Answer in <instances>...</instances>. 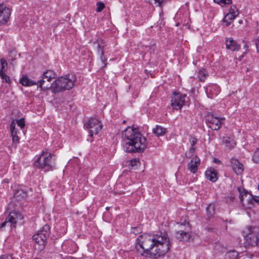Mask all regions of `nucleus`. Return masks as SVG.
<instances>
[{
  "label": "nucleus",
  "mask_w": 259,
  "mask_h": 259,
  "mask_svg": "<svg viewBox=\"0 0 259 259\" xmlns=\"http://www.w3.org/2000/svg\"><path fill=\"white\" fill-rule=\"evenodd\" d=\"M170 246L167 235L161 232L153 235H140L137 239L135 248L142 256L157 258L165 254Z\"/></svg>",
  "instance_id": "nucleus-1"
},
{
  "label": "nucleus",
  "mask_w": 259,
  "mask_h": 259,
  "mask_svg": "<svg viewBox=\"0 0 259 259\" xmlns=\"http://www.w3.org/2000/svg\"><path fill=\"white\" fill-rule=\"evenodd\" d=\"M122 147L129 153L141 152L146 148V138L136 128L127 127L122 132Z\"/></svg>",
  "instance_id": "nucleus-2"
},
{
  "label": "nucleus",
  "mask_w": 259,
  "mask_h": 259,
  "mask_svg": "<svg viewBox=\"0 0 259 259\" xmlns=\"http://www.w3.org/2000/svg\"><path fill=\"white\" fill-rule=\"evenodd\" d=\"M55 73L52 70H47L43 74L42 79L38 80L37 82L33 81L29 79L26 76H23L20 79V83L23 86H32L37 85V87L41 89V90L45 91L48 89L51 88V81L53 78H55Z\"/></svg>",
  "instance_id": "nucleus-3"
},
{
  "label": "nucleus",
  "mask_w": 259,
  "mask_h": 259,
  "mask_svg": "<svg viewBox=\"0 0 259 259\" xmlns=\"http://www.w3.org/2000/svg\"><path fill=\"white\" fill-rule=\"evenodd\" d=\"M76 80V77L74 74H68L56 79L51 83V88L54 93L69 90L74 87Z\"/></svg>",
  "instance_id": "nucleus-4"
},
{
  "label": "nucleus",
  "mask_w": 259,
  "mask_h": 259,
  "mask_svg": "<svg viewBox=\"0 0 259 259\" xmlns=\"http://www.w3.org/2000/svg\"><path fill=\"white\" fill-rule=\"evenodd\" d=\"M237 190L239 193L240 201L245 208L250 209L259 205V197L253 196L242 187H238Z\"/></svg>",
  "instance_id": "nucleus-5"
},
{
  "label": "nucleus",
  "mask_w": 259,
  "mask_h": 259,
  "mask_svg": "<svg viewBox=\"0 0 259 259\" xmlns=\"http://www.w3.org/2000/svg\"><path fill=\"white\" fill-rule=\"evenodd\" d=\"M53 155L47 151H42L41 155L35 160V166L45 171L52 170L55 166V159L52 158Z\"/></svg>",
  "instance_id": "nucleus-6"
},
{
  "label": "nucleus",
  "mask_w": 259,
  "mask_h": 259,
  "mask_svg": "<svg viewBox=\"0 0 259 259\" xmlns=\"http://www.w3.org/2000/svg\"><path fill=\"white\" fill-rule=\"evenodd\" d=\"M50 234V228L49 225H46L33 236V239L36 243L35 246L38 245L37 249L38 250H42L44 248Z\"/></svg>",
  "instance_id": "nucleus-7"
},
{
  "label": "nucleus",
  "mask_w": 259,
  "mask_h": 259,
  "mask_svg": "<svg viewBox=\"0 0 259 259\" xmlns=\"http://www.w3.org/2000/svg\"><path fill=\"white\" fill-rule=\"evenodd\" d=\"M254 229L255 228L248 226L242 231L246 245L259 246V236L256 235Z\"/></svg>",
  "instance_id": "nucleus-8"
},
{
  "label": "nucleus",
  "mask_w": 259,
  "mask_h": 259,
  "mask_svg": "<svg viewBox=\"0 0 259 259\" xmlns=\"http://www.w3.org/2000/svg\"><path fill=\"white\" fill-rule=\"evenodd\" d=\"M84 126L88 130L89 136L91 137H93L94 135L99 134L103 127L101 122L96 118L89 119L84 123Z\"/></svg>",
  "instance_id": "nucleus-9"
},
{
  "label": "nucleus",
  "mask_w": 259,
  "mask_h": 259,
  "mask_svg": "<svg viewBox=\"0 0 259 259\" xmlns=\"http://www.w3.org/2000/svg\"><path fill=\"white\" fill-rule=\"evenodd\" d=\"M186 95L175 92L171 96L170 105L173 109L181 110L185 102Z\"/></svg>",
  "instance_id": "nucleus-10"
},
{
  "label": "nucleus",
  "mask_w": 259,
  "mask_h": 259,
  "mask_svg": "<svg viewBox=\"0 0 259 259\" xmlns=\"http://www.w3.org/2000/svg\"><path fill=\"white\" fill-rule=\"evenodd\" d=\"M225 118H219L215 116L213 114L209 113L206 117V121L208 126L212 130H218L222 126Z\"/></svg>",
  "instance_id": "nucleus-11"
},
{
  "label": "nucleus",
  "mask_w": 259,
  "mask_h": 259,
  "mask_svg": "<svg viewBox=\"0 0 259 259\" xmlns=\"http://www.w3.org/2000/svg\"><path fill=\"white\" fill-rule=\"evenodd\" d=\"M23 217L20 212L17 211H12L10 213L6 221L3 222L0 228L5 227L7 224H10L11 227H15V225L23 219Z\"/></svg>",
  "instance_id": "nucleus-12"
},
{
  "label": "nucleus",
  "mask_w": 259,
  "mask_h": 259,
  "mask_svg": "<svg viewBox=\"0 0 259 259\" xmlns=\"http://www.w3.org/2000/svg\"><path fill=\"white\" fill-rule=\"evenodd\" d=\"M16 123L17 124L20 128H23L25 125L24 119L22 118L20 119H18L16 120V122H15L14 121H13L11 123L10 128L13 141L14 142L18 143L19 141V138L17 135L18 132L15 127Z\"/></svg>",
  "instance_id": "nucleus-13"
},
{
  "label": "nucleus",
  "mask_w": 259,
  "mask_h": 259,
  "mask_svg": "<svg viewBox=\"0 0 259 259\" xmlns=\"http://www.w3.org/2000/svg\"><path fill=\"white\" fill-rule=\"evenodd\" d=\"M94 48L97 50L100 59L103 63L106 61V59L104 56L103 49L105 46L104 41L101 38L97 39L93 44Z\"/></svg>",
  "instance_id": "nucleus-14"
},
{
  "label": "nucleus",
  "mask_w": 259,
  "mask_h": 259,
  "mask_svg": "<svg viewBox=\"0 0 259 259\" xmlns=\"http://www.w3.org/2000/svg\"><path fill=\"white\" fill-rule=\"evenodd\" d=\"M10 10L4 5H0V24H5L10 16Z\"/></svg>",
  "instance_id": "nucleus-15"
},
{
  "label": "nucleus",
  "mask_w": 259,
  "mask_h": 259,
  "mask_svg": "<svg viewBox=\"0 0 259 259\" xmlns=\"http://www.w3.org/2000/svg\"><path fill=\"white\" fill-rule=\"evenodd\" d=\"M225 45L227 50L233 52L238 51L240 49V45L231 37L226 38Z\"/></svg>",
  "instance_id": "nucleus-16"
},
{
  "label": "nucleus",
  "mask_w": 259,
  "mask_h": 259,
  "mask_svg": "<svg viewBox=\"0 0 259 259\" xmlns=\"http://www.w3.org/2000/svg\"><path fill=\"white\" fill-rule=\"evenodd\" d=\"M232 167L237 175H241L244 170L243 164L238 159L232 158L231 159Z\"/></svg>",
  "instance_id": "nucleus-17"
},
{
  "label": "nucleus",
  "mask_w": 259,
  "mask_h": 259,
  "mask_svg": "<svg viewBox=\"0 0 259 259\" xmlns=\"http://www.w3.org/2000/svg\"><path fill=\"white\" fill-rule=\"evenodd\" d=\"M200 159L197 156L193 157L190 162L188 164V169L192 173H195L198 169V167L200 164Z\"/></svg>",
  "instance_id": "nucleus-18"
},
{
  "label": "nucleus",
  "mask_w": 259,
  "mask_h": 259,
  "mask_svg": "<svg viewBox=\"0 0 259 259\" xmlns=\"http://www.w3.org/2000/svg\"><path fill=\"white\" fill-rule=\"evenodd\" d=\"M176 238L182 241H188L190 238V235L187 232L180 230L176 233Z\"/></svg>",
  "instance_id": "nucleus-19"
},
{
  "label": "nucleus",
  "mask_w": 259,
  "mask_h": 259,
  "mask_svg": "<svg viewBox=\"0 0 259 259\" xmlns=\"http://www.w3.org/2000/svg\"><path fill=\"white\" fill-rule=\"evenodd\" d=\"M152 131L153 133L157 137L162 136L167 132L166 128L159 125H156L155 127L153 128Z\"/></svg>",
  "instance_id": "nucleus-20"
},
{
  "label": "nucleus",
  "mask_w": 259,
  "mask_h": 259,
  "mask_svg": "<svg viewBox=\"0 0 259 259\" xmlns=\"http://www.w3.org/2000/svg\"><path fill=\"white\" fill-rule=\"evenodd\" d=\"M206 178L212 182H215L217 179V173L214 169H207L205 171Z\"/></svg>",
  "instance_id": "nucleus-21"
},
{
  "label": "nucleus",
  "mask_w": 259,
  "mask_h": 259,
  "mask_svg": "<svg viewBox=\"0 0 259 259\" xmlns=\"http://www.w3.org/2000/svg\"><path fill=\"white\" fill-rule=\"evenodd\" d=\"M236 17V14L232 15L231 13H228L225 16L223 21L225 23V25L228 26L233 22Z\"/></svg>",
  "instance_id": "nucleus-22"
},
{
  "label": "nucleus",
  "mask_w": 259,
  "mask_h": 259,
  "mask_svg": "<svg viewBox=\"0 0 259 259\" xmlns=\"http://www.w3.org/2000/svg\"><path fill=\"white\" fill-rule=\"evenodd\" d=\"M14 196L17 200L20 201L27 196V193L23 190L20 189L15 192Z\"/></svg>",
  "instance_id": "nucleus-23"
},
{
  "label": "nucleus",
  "mask_w": 259,
  "mask_h": 259,
  "mask_svg": "<svg viewBox=\"0 0 259 259\" xmlns=\"http://www.w3.org/2000/svg\"><path fill=\"white\" fill-rule=\"evenodd\" d=\"M0 74H2L3 73H5V72L7 70L8 67V63L5 59L2 58L0 60Z\"/></svg>",
  "instance_id": "nucleus-24"
},
{
  "label": "nucleus",
  "mask_w": 259,
  "mask_h": 259,
  "mask_svg": "<svg viewBox=\"0 0 259 259\" xmlns=\"http://www.w3.org/2000/svg\"><path fill=\"white\" fill-rule=\"evenodd\" d=\"M207 73L204 69L199 70L197 76L199 78V80L201 81H204L206 77L207 76Z\"/></svg>",
  "instance_id": "nucleus-25"
},
{
  "label": "nucleus",
  "mask_w": 259,
  "mask_h": 259,
  "mask_svg": "<svg viewBox=\"0 0 259 259\" xmlns=\"http://www.w3.org/2000/svg\"><path fill=\"white\" fill-rule=\"evenodd\" d=\"M128 165L134 168H137L140 165V162L138 158H134L128 161Z\"/></svg>",
  "instance_id": "nucleus-26"
},
{
  "label": "nucleus",
  "mask_w": 259,
  "mask_h": 259,
  "mask_svg": "<svg viewBox=\"0 0 259 259\" xmlns=\"http://www.w3.org/2000/svg\"><path fill=\"white\" fill-rule=\"evenodd\" d=\"M238 256V252L234 250H230L226 254V257L229 259H237Z\"/></svg>",
  "instance_id": "nucleus-27"
},
{
  "label": "nucleus",
  "mask_w": 259,
  "mask_h": 259,
  "mask_svg": "<svg viewBox=\"0 0 259 259\" xmlns=\"http://www.w3.org/2000/svg\"><path fill=\"white\" fill-rule=\"evenodd\" d=\"M68 243L71 248L68 250V252L70 253H73L76 252L78 250V246L76 243L73 241H70Z\"/></svg>",
  "instance_id": "nucleus-28"
},
{
  "label": "nucleus",
  "mask_w": 259,
  "mask_h": 259,
  "mask_svg": "<svg viewBox=\"0 0 259 259\" xmlns=\"http://www.w3.org/2000/svg\"><path fill=\"white\" fill-rule=\"evenodd\" d=\"M213 2L222 6H224L226 4L232 3V0H213Z\"/></svg>",
  "instance_id": "nucleus-29"
},
{
  "label": "nucleus",
  "mask_w": 259,
  "mask_h": 259,
  "mask_svg": "<svg viewBox=\"0 0 259 259\" xmlns=\"http://www.w3.org/2000/svg\"><path fill=\"white\" fill-rule=\"evenodd\" d=\"M253 161L256 163H259V148L254 152L252 156Z\"/></svg>",
  "instance_id": "nucleus-30"
},
{
  "label": "nucleus",
  "mask_w": 259,
  "mask_h": 259,
  "mask_svg": "<svg viewBox=\"0 0 259 259\" xmlns=\"http://www.w3.org/2000/svg\"><path fill=\"white\" fill-rule=\"evenodd\" d=\"M195 147H191L188 151H186L185 153V155L186 157L190 158L194 156V153L195 152Z\"/></svg>",
  "instance_id": "nucleus-31"
},
{
  "label": "nucleus",
  "mask_w": 259,
  "mask_h": 259,
  "mask_svg": "<svg viewBox=\"0 0 259 259\" xmlns=\"http://www.w3.org/2000/svg\"><path fill=\"white\" fill-rule=\"evenodd\" d=\"M206 210L207 212L208 215H212L214 212L213 206L211 204H209L206 208Z\"/></svg>",
  "instance_id": "nucleus-32"
},
{
  "label": "nucleus",
  "mask_w": 259,
  "mask_h": 259,
  "mask_svg": "<svg viewBox=\"0 0 259 259\" xmlns=\"http://www.w3.org/2000/svg\"><path fill=\"white\" fill-rule=\"evenodd\" d=\"M0 77L3 79V81H5L7 83H10L11 82V80L10 77L7 75L5 73H3L2 74H0Z\"/></svg>",
  "instance_id": "nucleus-33"
},
{
  "label": "nucleus",
  "mask_w": 259,
  "mask_h": 259,
  "mask_svg": "<svg viewBox=\"0 0 259 259\" xmlns=\"http://www.w3.org/2000/svg\"><path fill=\"white\" fill-rule=\"evenodd\" d=\"M97 8L96 9V11L98 12H101L103 10V9L105 8L104 4L101 2H99L97 3Z\"/></svg>",
  "instance_id": "nucleus-34"
},
{
  "label": "nucleus",
  "mask_w": 259,
  "mask_h": 259,
  "mask_svg": "<svg viewBox=\"0 0 259 259\" xmlns=\"http://www.w3.org/2000/svg\"><path fill=\"white\" fill-rule=\"evenodd\" d=\"M229 13H231V14H236L237 16L239 14V12L236 7L235 6H232L230 8Z\"/></svg>",
  "instance_id": "nucleus-35"
},
{
  "label": "nucleus",
  "mask_w": 259,
  "mask_h": 259,
  "mask_svg": "<svg viewBox=\"0 0 259 259\" xmlns=\"http://www.w3.org/2000/svg\"><path fill=\"white\" fill-rule=\"evenodd\" d=\"M189 142L191 145V147H194V145L197 142V139L194 137H191L189 139Z\"/></svg>",
  "instance_id": "nucleus-36"
},
{
  "label": "nucleus",
  "mask_w": 259,
  "mask_h": 259,
  "mask_svg": "<svg viewBox=\"0 0 259 259\" xmlns=\"http://www.w3.org/2000/svg\"><path fill=\"white\" fill-rule=\"evenodd\" d=\"M178 225H179L181 228H182L183 226H184L186 228H189V223L188 222H187L186 221L183 223H178Z\"/></svg>",
  "instance_id": "nucleus-37"
},
{
  "label": "nucleus",
  "mask_w": 259,
  "mask_h": 259,
  "mask_svg": "<svg viewBox=\"0 0 259 259\" xmlns=\"http://www.w3.org/2000/svg\"><path fill=\"white\" fill-rule=\"evenodd\" d=\"M164 0H154V4L156 6H160Z\"/></svg>",
  "instance_id": "nucleus-38"
},
{
  "label": "nucleus",
  "mask_w": 259,
  "mask_h": 259,
  "mask_svg": "<svg viewBox=\"0 0 259 259\" xmlns=\"http://www.w3.org/2000/svg\"><path fill=\"white\" fill-rule=\"evenodd\" d=\"M255 46L257 52L259 53V37L255 40Z\"/></svg>",
  "instance_id": "nucleus-39"
},
{
  "label": "nucleus",
  "mask_w": 259,
  "mask_h": 259,
  "mask_svg": "<svg viewBox=\"0 0 259 259\" xmlns=\"http://www.w3.org/2000/svg\"><path fill=\"white\" fill-rule=\"evenodd\" d=\"M0 259H13V258H12V256H11L10 255H3ZM34 259H40V258H34Z\"/></svg>",
  "instance_id": "nucleus-40"
},
{
  "label": "nucleus",
  "mask_w": 259,
  "mask_h": 259,
  "mask_svg": "<svg viewBox=\"0 0 259 259\" xmlns=\"http://www.w3.org/2000/svg\"><path fill=\"white\" fill-rule=\"evenodd\" d=\"M223 142L227 144H228V143H231L230 139L229 138H226L224 139Z\"/></svg>",
  "instance_id": "nucleus-41"
},
{
  "label": "nucleus",
  "mask_w": 259,
  "mask_h": 259,
  "mask_svg": "<svg viewBox=\"0 0 259 259\" xmlns=\"http://www.w3.org/2000/svg\"><path fill=\"white\" fill-rule=\"evenodd\" d=\"M243 42L244 43V45L243 46V48L244 49H247L249 48V46L248 45V42H245L244 41H243Z\"/></svg>",
  "instance_id": "nucleus-42"
},
{
  "label": "nucleus",
  "mask_w": 259,
  "mask_h": 259,
  "mask_svg": "<svg viewBox=\"0 0 259 259\" xmlns=\"http://www.w3.org/2000/svg\"><path fill=\"white\" fill-rule=\"evenodd\" d=\"M136 228H134V229H133V232L134 233H135V234H136Z\"/></svg>",
  "instance_id": "nucleus-43"
},
{
  "label": "nucleus",
  "mask_w": 259,
  "mask_h": 259,
  "mask_svg": "<svg viewBox=\"0 0 259 259\" xmlns=\"http://www.w3.org/2000/svg\"><path fill=\"white\" fill-rule=\"evenodd\" d=\"M136 228H134V229H133V232L134 233H135V234H136Z\"/></svg>",
  "instance_id": "nucleus-44"
},
{
  "label": "nucleus",
  "mask_w": 259,
  "mask_h": 259,
  "mask_svg": "<svg viewBox=\"0 0 259 259\" xmlns=\"http://www.w3.org/2000/svg\"><path fill=\"white\" fill-rule=\"evenodd\" d=\"M88 141H92V140H89V139H88Z\"/></svg>",
  "instance_id": "nucleus-45"
}]
</instances>
